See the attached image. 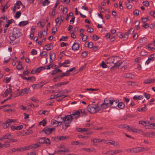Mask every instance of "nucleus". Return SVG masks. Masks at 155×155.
Masks as SVG:
<instances>
[{
	"mask_svg": "<svg viewBox=\"0 0 155 155\" xmlns=\"http://www.w3.org/2000/svg\"><path fill=\"white\" fill-rule=\"evenodd\" d=\"M85 110L84 109H79L72 112L71 115H65L64 117L59 116V124L64 122L65 123L69 124L73 119H77L80 117V114L84 113Z\"/></svg>",
	"mask_w": 155,
	"mask_h": 155,
	"instance_id": "obj_1",
	"label": "nucleus"
},
{
	"mask_svg": "<svg viewBox=\"0 0 155 155\" xmlns=\"http://www.w3.org/2000/svg\"><path fill=\"white\" fill-rule=\"evenodd\" d=\"M9 35V38L10 40L13 41L16 38H18L22 35V33L20 29L15 28L13 30L12 34L11 35Z\"/></svg>",
	"mask_w": 155,
	"mask_h": 155,
	"instance_id": "obj_2",
	"label": "nucleus"
},
{
	"mask_svg": "<svg viewBox=\"0 0 155 155\" xmlns=\"http://www.w3.org/2000/svg\"><path fill=\"white\" fill-rule=\"evenodd\" d=\"M98 104L97 105H89L87 107V110L91 113L94 114L101 110L100 107L98 106Z\"/></svg>",
	"mask_w": 155,
	"mask_h": 155,
	"instance_id": "obj_3",
	"label": "nucleus"
},
{
	"mask_svg": "<svg viewBox=\"0 0 155 155\" xmlns=\"http://www.w3.org/2000/svg\"><path fill=\"white\" fill-rule=\"evenodd\" d=\"M69 152V150L66 148L64 144H62L59 147V154H64L65 153Z\"/></svg>",
	"mask_w": 155,
	"mask_h": 155,
	"instance_id": "obj_4",
	"label": "nucleus"
},
{
	"mask_svg": "<svg viewBox=\"0 0 155 155\" xmlns=\"http://www.w3.org/2000/svg\"><path fill=\"white\" fill-rule=\"evenodd\" d=\"M22 5V3L20 1H18L15 4L14 7L12 8L13 12L14 13L15 12L16 9H19L20 8V6Z\"/></svg>",
	"mask_w": 155,
	"mask_h": 155,
	"instance_id": "obj_5",
	"label": "nucleus"
},
{
	"mask_svg": "<svg viewBox=\"0 0 155 155\" xmlns=\"http://www.w3.org/2000/svg\"><path fill=\"white\" fill-rule=\"evenodd\" d=\"M111 62L114 64V65L110 68L111 70H114L115 67H119L122 64V61L121 60L117 61L115 62L114 61H112Z\"/></svg>",
	"mask_w": 155,
	"mask_h": 155,
	"instance_id": "obj_6",
	"label": "nucleus"
},
{
	"mask_svg": "<svg viewBox=\"0 0 155 155\" xmlns=\"http://www.w3.org/2000/svg\"><path fill=\"white\" fill-rule=\"evenodd\" d=\"M54 129V128H48L47 127H45L42 130L43 131L48 134H49L51 133L52 131Z\"/></svg>",
	"mask_w": 155,
	"mask_h": 155,
	"instance_id": "obj_7",
	"label": "nucleus"
},
{
	"mask_svg": "<svg viewBox=\"0 0 155 155\" xmlns=\"http://www.w3.org/2000/svg\"><path fill=\"white\" fill-rule=\"evenodd\" d=\"M70 61L68 60H65L64 62L63 63H59V68L61 67L62 66L64 67H68L69 66L67 65L66 64H70Z\"/></svg>",
	"mask_w": 155,
	"mask_h": 155,
	"instance_id": "obj_8",
	"label": "nucleus"
},
{
	"mask_svg": "<svg viewBox=\"0 0 155 155\" xmlns=\"http://www.w3.org/2000/svg\"><path fill=\"white\" fill-rule=\"evenodd\" d=\"M141 147H139L136 148H133L128 150V151L130 152H135L137 153L139 152H142Z\"/></svg>",
	"mask_w": 155,
	"mask_h": 155,
	"instance_id": "obj_9",
	"label": "nucleus"
},
{
	"mask_svg": "<svg viewBox=\"0 0 155 155\" xmlns=\"http://www.w3.org/2000/svg\"><path fill=\"white\" fill-rule=\"evenodd\" d=\"M30 91L29 88H25L21 90V91L19 93V95H23L25 94H28Z\"/></svg>",
	"mask_w": 155,
	"mask_h": 155,
	"instance_id": "obj_10",
	"label": "nucleus"
},
{
	"mask_svg": "<svg viewBox=\"0 0 155 155\" xmlns=\"http://www.w3.org/2000/svg\"><path fill=\"white\" fill-rule=\"evenodd\" d=\"M104 141V143L106 144H108L109 143L111 145H114V147L117 146L119 145L117 142H115L114 141L110 140V141H108V140H105Z\"/></svg>",
	"mask_w": 155,
	"mask_h": 155,
	"instance_id": "obj_11",
	"label": "nucleus"
},
{
	"mask_svg": "<svg viewBox=\"0 0 155 155\" xmlns=\"http://www.w3.org/2000/svg\"><path fill=\"white\" fill-rule=\"evenodd\" d=\"M3 138L12 140L13 136L11 135V134H6L3 136Z\"/></svg>",
	"mask_w": 155,
	"mask_h": 155,
	"instance_id": "obj_12",
	"label": "nucleus"
},
{
	"mask_svg": "<svg viewBox=\"0 0 155 155\" xmlns=\"http://www.w3.org/2000/svg\"><path fill=\"white\" fill-rule=\"evenodd\" d=\"M119 103V101L118 100H115L113 101L112 100L111 102L110 103V106L113 107H115L117 106V104Z\"/></svg>",
	"mask_w": 155,
	"mask_h": 155,
	"instance_id": "obj_13",
	"label": "nucleus"
},
{
	"mask_svg": "<svg viewBox=\"0 0 155 155\" xmlns=\"http://www.w3.org/2000/svg\"><path fill=\"white\" fill-rule=\"evenodd\" d=\"M50 62H52L53 60L55 58V54L54 52H52L50 53Z\"/></svg>",
	"mask_w": 155,
	"mask_h": 155,
	"instance_id": "obj_14",
	"label": "nucleus"
},
{
	"mask_svg": "<svg viewBox=\"0 0 155 155\" xmlns=\"http://www.w3.org/2000/svg\"><path fill=\"white\" fill-rule=\"evenodd\" d=\"M79 44L74 43L72 46V49L74 51L78 50L79 48Z\"/></svg>",
	"mask_w": 155,
	"mask_h": 155,
	"instance_id": "obj_15",
	"label": "nucleus"
},
{
	"mask_svg": "<svg viewBox=\"0 0 155 155\" xmlns=\"http://www.w3.org/2000/svg\"><path fill=\"white\" fill-rule=\"evenodd\" d=\"M120 150H110L107 152V153H109L112 155L117 154L120 152Z\"/></svg>",
	"mask_w": 155,
	"mask_h": 155,
	"instance_id": "obj_16",
	"label": "nucleus"
},
{
	"mask_svg": "<svg viewBox=\"0 0 155 155\" xmlns=\"http://www.w3.org/2000/svg\"><path fill=\"white\" fill-rule=\"evenodd\" d=\"M46 83V81H43L36 84L37 88H41Z\"/></svg>",
	"mask_w": 155,
	"mask_h": 155,
	"instance_id": "obj_17",
	"label": "nucleus"
},
{
	"mask_svg": "<svg viewBox=\"0 0 155 155\" xmlns=\"http://www.w3.org/2000/svg\"><path fill=\"white\" fill-rule=\"evenodd\" d=\"M112 99L110 98H106L104 101V103L108 105V106H110V103L111 102Z\"/></svg>",
	"mask_w": 155,
	"mask_h": 155,
	"instance_id": "obj_18",
	"label": "nucleus"
},
{
	"mask_svg": "<svg viewBox=\"0 0 155 155\" xmlns=\"http://www.w3.org/2000/svg\"><path fill=\"white\" fill-rule=\"evenodd\" d=\"M124 77L125 78L132 79L134 78V75L130 73H127L124 74Z\"/></svg>",
	"mask_w": 155,
	"mask_h": 155,
	"instance_id": "obj_19",
	"label": "nucleus"
},
{
	"mask_svg": "<svg viewBox=\"0 0 155 155\" xmlns=\"http://www.w3.org/2000/svg\"><path fill=\"white\" fill-rule=\"evenodd\" d=\"M54 69L53 70L51 74L53 76L55 75L58 73V67L56 65V66L54 67Z\"/></svg>",
	"mask_w": 155,
	"mask_h": 155,
	"instance_id": "obj_20",
	"label": "nucleus"
},
{
	"mask_svg": "<svg viewBox=\"0 0 155 155\" xmlns=\"http://www.w3.org/2000/svg\"><path fill=\"white\" fill-rule=\"evenodd\" d=\"M59 8H61L62 10V12L64 14H65L67 11V9L65 7H64L63 6L61 5L59 7Z\"/></svg>",
	"mask_w": 155,
	"mask_h": 155,
	"instance_id": "obj_21",
	"label": "nucleus"
},
{
	"mask_svg": "<svg viewBox=\"0 0 155 155\" xmlns=\"http://www.w3.org/2000/svg\"><path fill=\"white\" fill-rule=\"evenodd\" d=\"M28 23V21H23L20 22L19 24L18 25L20 27H23Z\"/></svg>",
	"mask_w": 155,
	"mask_h": 155,
	"instance_id": "obj_22",
	"label": "nucleus"
},
{
	"mask_svg": "<svg viewBox=\"0 0 155 155\" xmlns=\"http://www.w3.org/2000/svg\"><path fill=\"white\" fill-rule=\"evenodd\" d=\"M134 29L133 28L130 29L129 30V31L127 32L126 33L124 34V38H126L125 35H126L127 36H128L130 34H131L133 33L134 32Z\"/></svg>",
	"mask_w": 155,
	"mask_h": 155,
	"instance_id": "obj_23",
	"label": "nucleus"
},
{
	"mask_svg": "<svg viewBox=\"0 0 155 155\" xmlns=\"http://www.w3.org/2000/svg\"><path fill=\"white\" fill-rule=\"evenodd\" d=\"M117 106L120 109H123L125 107L124 104L122 102H119L117 104Z\"/></svg>",
	"mask_w": 155,
	"mask_h": 155,
	"instance_id": "obj_24",
	"label": "nucleus"
},
{
	"mask_svg": "<svg viewBox=\"0 0 155 155\" xmlns=\"http://www.w3.org/2000/svg\"><path fill=\"white\" fill-rule=\"evenodd\" d=\"M9 143V142H8V141H5L4 143V144H2V147L6 148L9 147L10 146V145L8 144Z\"/></svg>",
	"mask_w": 155,
	"mask_h": 155,
	"instance_id": "obj_25",
	"label": "nucleus"
},
{
	"mask_svg": "<svg viewBox=\"0 0 155 155\" xmlns=\"http://www.w3.org/2000/svg\"><path fill=\"white\" fill-rule=\"evenodd\" d=\"M52 43H50L46 45H45V47H46L47 48L46 50L47 51H49L51 49V47L52 46Z\"/></svg>",
	"mask_w": 155,
	"mask_h": 155,
	"instance_id": "obj_26",
	"label": "nucleus"
},
{
	"mask_svg": "<svg viewBox=\"0 0 155 155\" xmlns=\"http://www.w3.org/2000/svg\"><path fill=\"white\" fill-rule=\"evenodd\" d=\"M56 66V65L54 64H51L48 66H45V67H46V69H50L51 68H54V67Z\"/></svg>",
	"mask_w": 155,
	"mask_h": 155,
	"instance_id": "obj_27",
	"label": "nucleus"
},
{
	"mask_svg": "<svg viewBox=\"0 0 155 155\" xmlns=\"http://www.w3.org/2000/svg\"><path fill=\"white\" fill-rule=\"evenodd\" d=\"M45 137H42L39 139H38V143H45Z\"/></svg>",
	"mask_w": 155,
	"mask_h": 155,
	"instance_id": "obj_28",
	"label": "nucleus"
},
{
	"mask_svg": "<svg viewBox=\"0 0 155 155\" xmlns=\"http://www.w3.org/2000/svg\"><path fill=\"white\" fill-rule=\"evenodd\" d=\"M35 78L34 76L29 77L25 78V80L27 81L31 80V81H35Z\"/></svg>",
	"mask_w": 155,
	"mask_h": 155,
	"instance_id": "obj_29",
	"label": "nucleus"
},
{
	"mask_svg": "<svg viewBox=\"0 0 155 155\" xmlns=\"http://www.w3.org/2000/svg\"><path fill=\"white\" fill-rule=\"evenodd\" d=\"M45 25V24L44 22L41 23V21H39L37 23V26L38 27H44Z\"/></svg>",
	"mask_w": 155,
	"mask_h": 155,
	"instance_id": "obj_30",
	"label": "nucleus"
},
{
	"mask_svg": "<svg viewBox=\"0 0 155 155\" xmlns=\"http://www.w3.org/2000/svg\"><path fill=\"white\" fill-rule=\"evenodd\" d=\"M16 151H23V149L22 148H14L12 149V152H15Z\"/></svg>",
	"mask_w": 155,
	"mask_h": 155,
	"instance_id": "obj_31",
	"label": "nucleus"
},
{
	"mask_svg": "<svg viewBox=\"0 0 155 155\" xmlns=\"http://www.w3.org/2000/svg\"><path fill=\"white\" fill-rule=\"evenodd\" d=\"M104 140L100 139H94L93 140H92L91 141H93L94 143H99L102 142Z\"/></svg>",
	"mask_w": 155,
	"mask_h": 155,
	"instance_id": "obj_32",
	"label": "nucleus"
},
{
	"mask_svg": "<svg viewBox=\"0 0 155 155\" xmlns=\"http://www.w3.org/2000/svg\"><path fill=\"white\" fill-rule=\"evenodd\" d=\"M65 76H68V74H67L66 73H59V79H62Z\"/></svg>",
	"mask_w": 155,
	"mask_h": 155,
	"instance_id": "obj_33",
	"label": "nucleus"
},
{
	"mask_svg": "<svg viewBox=\"0 0 155 155\" xmlns=\"http://www.w3.org/2000/svg\"><path fill=\"white\" fill-rule=\"evenodd\" d=\"M143 96L141 95L140 96H134L133 97V99L134 100H137V99L140 100L141 99H142L143 98Z\"/></svg>",
	"mask_w": 155,
	"mask_h": 155,
	"instance_id": "obj_34",
	"label": "nucleus"
},
{
	"mask_svg": "<svg viewBox=\"0 0 155 155\" xmlns=\"http://www.w3.org/2000/svg\"><path fill=\"white\" fill-rule=\"evenodd\" d=\"M52 125H54V127L55 125H56V126H58V125L57 124H58V121L55 120H52L51 122Z\"/></svg>",
	"mask_w": 155,
	"mask_h": 155,
	"instance_id": "obj_35",
	"label": "nucleus"
},
{
	"mask_svg": "<svg viewBox=\"0 0 155 155\" xmlns=\"http://www.w3.org/2000/svg\"><path fill=\"white\" fill-rule=\"evenodd\" d=\"M16 68L17 69L19 70L24 69V68L21 64H18L16 66Z\"/></svg>",
	"mask_w": 155,
	"mask_h": 155,
	"instance_id": "obj_36",
	"label": "nucleus"
},
{
	"mask_svg": "<svg viewBox=\"0 0 155 155\" xmlns=\"http://www.w3.org/2000/svg\"><path fill=\"white\" fill-rule=\"evenodd\" d=\"M15 120L14 119H8L6 121V123L9 126L10 124L12 122H14Z\"/></svg>",
	"mask_w": 155,
	"mask_h": 155,
	"instance_id": "obj_37",
	"label": "nucleus"
},
{
	"mask_svg": "<svg viewBox=\"0 0 155 155\" xmlns=\"http://www.w3.org/2000/svg\"><path fill=\"white\" fill-rule=\"evenodd\" d=\"M46 124V121L44 119L43 120L39 122V124L40 125H42L43 126H45Z\"/></svg>",
	"mask_w": 155,
	"mask_h": 155,
	"instance_id": "obj_38",
	"label": "nucleus"
},
{
	"mask_svg": "<svg viewBox=\"0 0 155 155\" xmlns=\"http://www.w3.org/2000/svg\"><path fill=\"white\" fill-rule=\"evenodd\" d=\"M109 106L107 104L104 103L101 105V107L102 109H105L107 108Z\"/></svg>",
	"mask_w": 155,
	"mask_h": 155,
	"instance_id": "obj_39",
	"label": "nucleus"
},
{
	"mask_svg": "<svg viewBox=\"0 0 155 155\" xmlns=\"http://www.w3.org/2000/svg\"><path fill=\"white\" fill-rule=\"evenodd\" d=\"M49 3V2L48 0H45L42 3V5L45 6L46 5H48Z\"/></svg>",
	"mask_w": 155,
	"mask_h": 155,
	"instance_id": "obj_40",
	"label": "nucleus"
},
{
	"mask_svg": "<svg viewBox=\"0 0 155 155\" xmlns=\"http://www.w3.org/2000/svg\"><path fill=\"white\" fill-rule=\"evenodd\" d=\"M100 65L102 66L103 68H106L107 67V65L104 62V61H102Z\"/></svg>",
	"mask_w": 155,
	"mask_h": 155,
	"instance_id": "obj_41",
	"label": "nucleus"
},
{
	"mask_svg": "<svg viewBox=\"0 0 155 155\" xmlns=\"http://www.w3.org/2000/svg\"><path fill=\"white\" fill-rule=\"evenodd\" d=\"M21 15V13L20 11H18L16 13L15 17L17 18H19Z\"/></svg>",
	"mask_w": 155,
	"mask_h": 155,
	"instance_id": "obj_42",
	"label": "nucleus"
},
{
	"mask_svg": "<svg viewBox=\"0 0 155 155\" xmlns=\"http://www.w3.org/2000/svg\"><path fill=\"white\" fill-rule=\"evenodd\" d=\"M133 132H136L137 133H139L142 131V130L140 129H137L135 128H134V130H133Z\"/></svg>",
	"mask_w": 155,
	"mask_h": 155,
	"instance_id": "obj_43",
	"label": "nucleus"
},
{
	"mask_svg": "<svg viewBox=\"0 0 155 155\" xmlns=\"http://www.w3.org/2000/svg\"><path fill=\"white\" fill-rule=\"evenodd\" d=\"M68 83L69 81H68L67 82H61L60 83H59V87L61 86L62 85H66Z\"/></svg>",
	"mask_w": 155,
	"mask_h": 155,
	"instance_id": "obj_44",
	"label": "nucleus"
},
{
	"mask_svg": "<svg viewBox=\"0 0 155 155\" xmlns=\"http://www.w3.org/2000/svg\"><path fill=\"white\" fill-rule=\"evenodd\" d=\"M143 95H144V96L145 97L147 100L149 99L150 97V95L148 94L147 93H144Z\"/></svg>",
	"mask_w": 155,
	"mask_h": 155,
	"instance_id": "obj_45",
	"label": "nucleus"
},
{
	"mask_svg": "<svg viewBox=\"0 0 155 155\" xmlns=\"http://www.w3.org/2000/svg\"><path fill=\"white\" fill-rule=\"evenodd\" d=\"M21 148H22L23 149V151L25 150H28L32 148V146H27L24 147H22Z\"/></svg>",
	"mask_w": 155,
	"mask_h": 155,
	"instance_id": "obj_46",
	"label": "nucleus"
},
{
	"mask_svg": "<svg viewBox=\"0 0 155 155\" xmlns=\"http://www.w3.org/2000/svg\"><path fill=\"white\" fill-rule=\"evenodd\" d=\"M134 128L132 126H126V129H127L129 131H130L132 132H133V130H134Z\"/></svg>",
	"mask_w": 155,
	"mask_h": 155,
	"instance_id": "obj_47",
	"label": "nucleus"
},
{
	"mask_svg": "<svg viewBox=\"0 0 155 155\" xmlns=\"http://www.w3.org/2000/svg\"><path fill=\"white\" fill-rule=\"evenodd\" d=\"M37 51L35 49H32L31 52V54L32 55L36 54H37Z\"/></svg>",
	"mask_w": 155,
	"mask_h": 155,
	"instance_id": "obj_48",
	"label": "nucleus"
},
{
	"mask_svg": "<svg viewBox=\"0 0 155 155\" xmlns=\"http://www.w3.org/2000/svg\"><path fill=\"white\" fill-rule=\"evenodd\" d=\"M68 37L67 36H62L61 38L59 40V41H66V39H67Z\"/></svg>",
	"mask_w": 155,
	"mask_h": 155,
	"instance_id": "obj_49",
	"label": "nucleus"
},
{
	"mask_svg": "<svg viewBox=\"0 0 155 155\" xmlns=\"http://www.w3.org/2000/svg\"><path fill=\"white\" fill-rule=\"evenodd\" d=\"M45 140V143L48 145L50 144V141L48 138H45V140Z\"/></svg>",
	"mask_w": 155,
	"mask_h": 155,
	"instance_id": "obj_50",
	"label": "nucleus"
},
{
	"mask_svg": "<svg viewBox=\"0 0 155 155\" xmlns=\"http://www.w3.org/2000/svg\"><path fill=\"white\" fill-rule=\"evenodd\" d=\"M2 127L4 129L7 128L9 126L5 122L2 123Z\"/></svg>",
	"mask_w": 155,
	"mask_h": 155,
	"instance_id": "obj_51",
	"label": "nucleus"
},
{
	"mask_svg": "<svg viewBox=\"0 0 155 155\" xmlns=\"http://www.w3.org/2000/svg\"><path fill=\"white\" fill-rule=\"evenodd\" d=\"M75 69V68L74 67H73L69 69V70L67 71L66 72L67 74H68V75L69 76V72L72 71L74 70V69Z\"/></svg>",
	"mask_w": 155,
	"mask_h": 155,
	"instance_id": "obj_52",
	"label": "nucleus"
},
{
	"mask_svg": "<svg viewBox=\"0 0 155 155\" xmlns=\"http://www.w3.org/2000/svg\"><path fill=\"white\" fill-rule=\"evenodd\" d=\"M87 46L89 48H91L93 47V43L92 42H88L87 44Z\"/></svg>",
	"mask_w": 155,
	"mask_h": 155,
	"instance_id": "obj_53",
	"label": "nucleus"
},
{
	"mask_svg": "<svg viewBox=\"0 0 155 155\" xmlns=\"http://www.w3.org/2000/svg\"><path fill=\"white\" fill-rule=\"evenodd\" d=\"M148 13H149L151 16H152L154 18H155V11H150L149 12H148Z\"/></svg>",
	"mask_w": 155,
	"mask_h": 155,
	"instance_id": "obj_54",
	"label": "nucleus"
},
{
	"mask_svg": "<svg viewBox=\"0 0 155 155\" xmlns=\"http://www.w3.org/2000/svg\"><path fill=\"white\" fill-rule=\"evenodd\" d=\"M146 40V38H142L139 40V42L140 43L141 45H142V44L143 43V41L144 40L145 41Z\"/></svg>",
	"mask_w": 155,
	"mask_h": 155,
	"instance_id": "obj_55",
	"label": "nucleus"
},
{
	"mask_svg": "<svg viewBox=\"0 0 155 155\" xmlns=\"http://www.w3.org/2000/svg\"><path fill=\"white\" fill-rule=\"evenodd\" d=\"M143 5L146 6H148L149 5V2L147 1H144L143 2Z\"/></svg>",
	"mask_w": 155,
	"mask_h": 155,
	"instance_id": "obj_56",
	"label": "nucleus"
},
{
	"mask_svg": "<svg viewBox=\"0 0 155 155\" xmlns=\"http://www.w3.org/2000/svg\"><path fill=\"white\" fill-rule=\"evenodd\" d=\"M52 34L54 35L55 34V32L57 31V28L56 27H54L52 28Z\"/></svg>",
	"mask_w": 155,
	"mask_h": 155,
	"instance_id": "obj_57",
	"label": "nucleus"
},
{
	"mask_svg": "<svg viewBox=\"0 0 155 155\" xmlns=\"http://www.w3.org/2000/svg\"><path fill=\"white\" fill-rule=\"evenodd\" d=\"M87 31L89 33H91L94 31L93 29L91 27H89L87 29Z\"/></svg>",
	"mask_w": 155,
	"mask_h": 155,
	"instance_id": "obj_58",
	"label": "nucleus"
},
{
	"mask_svg": "<svg viewBox=\"0 0 155 155\" xmlns=\"http://www.w3.org/2000/svg\"><path fill=\"white\" fill-rule=\"evenodd\" d=\"M140 54L142 56H145L147 54V52L144 51H142L141 53H140Z\"/></svg>",
	"mask_w": 155,
	"mask_h": 155,
	"instance_id": "obj_59",
	"label": "nucleus"
},
{
	"mask_svg": "<svg viewBox=\"0 0 155 155\" xmlns=\"http://www.w3.org/2000/svg\"><path fill=\"white\" fill-rule=\"evenodd\" d=\"M33 132V131L32 130H28L27 132L25 133L26 135H28L31 134Z\"/></svg>",
	"mask_w": 155,
	"mask_h": 155,
	"instance_id": "obj_60",
	"label": "nucleus"
},
{
	"mask_svg": "<svg viewBox=\"0 0 155 155\" xmlns=\"http://www.w3.org/2000/svg\"><path fill=\"white\" fill-rule=\"evenodd\" d=\"M69 126H70V125H69V124H65L62 126V129H64V130H65Z\"/></svg>",
	"mask_w": 155,
	"mask_h": 155,
	"instance_id": "obj_61",
	"label": "nucleus"
},
{
	"mask_svg": "<svg viewBox=\"0 0 155 155\" xmlns=\"http://www.w3.org/2000/svg\"><path fill=\"white\" fill-rule=\"evenodd\" d=\"M68 45L67 43L62 42L60 44V46L61 47H62L64 46H67Z\"/></svg>",
	"mask_w": 155,
	"mask_h": 155,
	"instance_id": "obj_62",
	"label": "nucleus"
},
{
	"mask_svg": "<svg viewBox=\"0 0 155 155\" xmlns=\"http://www.w3.org/2000/svg\"><path fill=\"white\" fill-rule=\"evenodd\" d=\"M92 38L94 40L96 41L99 39V38L96 35H94L92 36Z\"/></svg>",
	"mask_w": 155,
	"mask_h": 155,
	"instance_id": "obj_63",
	"label": "nucleus"
},
{
	"mask_svg": "<svg viewBox=\"0 0 155 155\" xmlns=\"http://www.w3.org/2000/svg\"><path fill=\"white\" fill-rule=\"evenodd\" d=\"M139 11L137 9H135L134 11V14L136 15H139Z\"/></svg>",
	"mask_w": 155,
	"mask_h": 155,
	"instance_id": "obj_64",
	"label": "nucleus"
}]
</instances>
